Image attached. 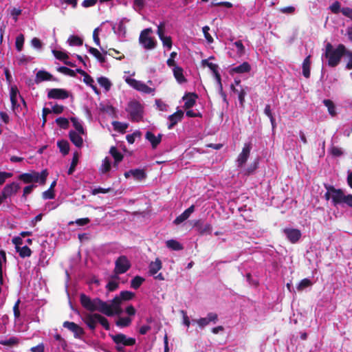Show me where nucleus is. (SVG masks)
Wrapping results in <instances>:
<instances>
[{
	"instance_id": "79ce46f5",
	"label": "nucleus",
	"mask_w": 352,
	"mask_h": 352,
	"mask_svg": "<svg viewBox=\"0 0 352 352\" xmlns=\"http://www.w3.org/2000/svg\"><path fill=\"white\" fill-rule=\"evenodd\" d=\"M12 241L15 245L16 251L19 253V256L22 257V248L21 247V245H22V238L16 236Z\"/></svg>"
},
{
	"instance_id": "58836bf2",
	"label": "nucleus",
	"mask_w": 352,
	"mask_h": 352,
	"mask_svg": "<svg viewBox=\"0 0 352 352\" xmlns=\"http://www.w3.org/2000/svg\"><path fill=\"white\" fill-rule=\"evenodd\" d=\"M54 338L58 342L57 345H58V349H61L63 350L66 349V348L67 346V342H66L64 338H63L60 334H58V333L55 334L54 336Z\"/></svg>"
},
{
	"instance_id": "a878e982",
	"label": "nucleus",
	"mask_w": 352,
	"mask_h": 352,
	"mask_svg": "<svg viewBox=\"0 0 352 352\" xmlns=\"http://www.w3.org/2000/svg\"><path fill=\"white\" fill-rule=\"evenodd\" d=\"M173 75L178 83L182 84L187 81L184 76V70L182 67L175 66L173 69Z\"/></svg>"
},
{
	"instance_id": "09e8293b",
	"label": "nucleus",
	"mask_w": 352,
	"mask_h": 352,
	"mask_svg": "<svg viewBox=\"0 0 352 352\" xmlns=\"http://www.w3.org/2000/svg\"><path fill=\"white\" fill-rule=\"evenodd\" d=\"M100 30V28H96L94 30V32H93V39H94V41L95 43V44L100 47L101 51L102 52V53L105 55L107 54V51H105L101 46H100V38H99V36H98V32Z\"/></svg>"
},
{
	"instance_id": "6e6d98bb",
	"label": "nucleus",
	"mask_w": 352,
	"mask_h": 352,
	"mask_svg": "<svg viewBox=\"0 0 352 352\" xmlns=\"http://www.w3.org/2000/svg\"><path fill=\"white\" fill-rule=\"evenodd\" d=\"M201 63L203 66H207L213 73L218 70V65L209 62L208 59L202 60Z\"/></svg>"
},
{
	"instance_id": "e433bc0d",
	"label": "nucleus",
	"mask_w": 352,
	"mask_h": 352,
	"mask_svg": "<svg viewBox=\"0 0 352 352\" xmlns=\"http://www.w3.org/2000/svg\"><path fill=\"white\" fill-rule=\"evenodd\" d=\"M159 38L162 42L163 46L167 47L168 50L171 49L173 43L171 37L165 36L164 34H159Z\"/></svg>"
},
{
	"instance_id": "ddd939ff",
	"label": "nucleus",
	"mask_w": 352,
	"mask_h": 352,
	"mask_svg": "<svg viewBox=\"0 0 352 352\" xmlns=\"http://www.w3.org/2000/svg\"><path fill=\"white\" fill-rule=\"evenodd\" d=\"M218 320V316L217 314L210 312L205 318H201L198 320H192V322H196L200 328L203 329L210 322L215 324Z\"/></svg>"
},
{
	"instance_id": "de8ad7c7",
	"label": "nucleus",
	"mask_w": 352,
	"mask_h": 352,
	"mask_svg": "<svg viewBox=\"0 0 352 352\" xmlns=\"http://www.w3.org/2000/svg\"><path fill=\"white\" fill-rule=\"evenodd\" d=\"M134 293L131 292L122 291L120 292V295L117 296L116 297L120 298V302H121L122 300H129L132 299L134 297Z\"/></svg>"
},
{
	"instance_id": "774afa93",
	"label": "nucleus",
	"mask_w": 352,
	"mask_h": 352,
	"mask_svg": "<svg viewBox=\"0 0 352 352\" xmlns=\"http://www.w3.org/2000/svg\"><path fill=\"white\" fill-rule=\"evenodd\" d=\"M119 283L116 280H110L107 285V288L109 291L113 292L118 287Z\"/></svg>"
},
{
	"instance_id": "c756f323",
	"label": "nucleus",
	"mask_w": 352,
	"mask_h": 352,
	"mask_svg": "<svg viewBox=\"0 0 352 352\" xmlns=\"http://www.w3.org/2000/svg\"><path fill=\"white\" fill-rule=\"evenodd\" d=\"M311 56H307L303 60L302 64V75L308 78L310 76V65H311Z\"/></svg>"
},
{
	"instance_id": "1a4fd4ad",
	"label": "nucleus",
	"mask_w": 352,
	"mask_h": 352,
	"mask_svg": "<svg viewBox=\"0 0 352 352\" xmlns=\"http://www.w3.org/2000/svg\"><path fill=\"white\" fill-rule=\"evenodd\" d=\"M126 82L135 89L143 92L144 94H151L154 91V89L153 88L148 87L142 81L128 78L126 79Z\"/></svg>"
},
{
	"instance_id": "338daca9",
	"label": "nucleus",
	"mask_w": 352,
	"mask_h": 352,
	"mask_svg": "<svg viewBox=\"0 0 352 352\" xmlns=\"http://www.w3.org/2000/svg\"><path fill=\"white\" fill-rule=\"evenodd\" d=\"M341 12L344 16L349 18L352 21V8L344 7L341 9Z\"/></svg>"
},
{
	"instance_id": "9b49d317",
	"label": "nucleus",
	"mask_w": 352,
	"mask_h": 352,
	"mask_svg": "<svg viewBox=\"0 0 352 352\" xmlns=\"http://www.w3.org/2000/svg\"><path fill=\"white\" fill-rule=\"evenodd\" d=\"M193 228L200 234H210L212 231V226L211 224L205 223L202 219H198L194 221Z\"/></svg>"
},
{
	"instance_id": "4468645a",
	"label": "nucleus",
	"mask_w": 352,
	"mask_h": 352,
	"mask_svg": "<svg viewBox=\"0 0 352 352\" xmlns=\"http://www.w3.org/2000/svg\"><path fill=\"white\" fill-rule=\"evenodd\" d=\"M69 96V92L64 89L54 88L47 90V98L50 99L65 100Z\"/></svg>"
},
{
	"instance_id": "393cba45",
	"label": "nucleus",
	"mask_w": 352,
	"mask_h": 352,
	"mask_svg": "<svg viewBox=\"0 0 352 352\" xmlns=\"http://www.w3.org/2000/svg\"><path fill=\"white\" fill-rule=\"evenodd\" d=\"M85 322L91 330H95L98 323V314H88L85 318Z\"/></svg>"
},
{
	"instance_id": "f03ea898",
	"label": "nucleus",
	"mask_w": 352,
	"mask_h": 352,
	"mask_svg": "<svg viewBox=\"0 0 352 352\" xmlns=\"http://www.w3.org/2000/svg\"><path fill=\"white\" fill-rule=\"evenodd\" d=\"M346 47L343 44H339L336 48H333L331 43H327L324 54H322L328 59V65L331 67L337 66L341 60V58L344 55Z\"/></svg>"
},
{
	"instance_id": "5fc2aeb1",
	"label": "nucleus",
	"mask_w": 352,
	"mask_h": 352,
	"mask_svg": "<svg viewBox=\"0 0 352 352\" xmlns=\"http://www.w3.org/2000/svg\"><path fill=\"white\" fill-rule=\"evenodd\" d=\"M98 323H100L106 330L110 329V325L108 320L104 316L98 314Z\"/></svg>"
},
{
	"instance_id": "aec40b11",
	"label": "nucleus",
	"mask_w": 352,
	"mask_h": 352,
	"mask_svg": "<svg viewBox=\"0 0 352 352\" xmlns=\"http://www.w3.org/2000/svg\"><path fill=\"white\" fill-rule=\"evenodd\" d=\"M184 116V112L182 110H177L175 113L170 115L168 117L169 123L168 124V129H173L179 122L182 120Z\"/></svg>"
},
{
	"instance_id": "6e6552de",
	"label": "nucleus",
	"mask_w": 352,
	"mask_h": 352,
	"mask_svg": "<svg viewBox=\"0 0 352 352\" xmlns=\"http://www.w3.org/2000/svg\"><path fill=\"white\" fill-rule=\"evenodd\" d=\"M130 267V261L126 256H119L115 262V272L117 274L125 273Z\"/></svg>"
},
{
	"instance_id": "a18cd8bd",
	"label": "nucleus",
	"mask_w": 352,
	"mask_h": 352,
	"mask_svg": "<svg viewBox=\"0 0 352 352\" xmlns=\"http://www.w3.org/2000/svg\"><path fill=\"white\" fill-rule=\"evenodd\" d=\"M264 113L270 118L272 126L273 128L275 127V118L272 114L270 104H266L264 109Z\"/></svg>"
},
{
	"instance_id": "f704fd0d",
	"label": "nucleus",
	"mask_w": 352,
	"mask_h": 352,
	"mask_svg": "<svg viewBox=\"0 0 352 352\" xmlns=\"http://www.w3.org/2000/svg\"><path fill=\"white\" fill-rule=\"evenodd\" d=\"M132 320L129 317H119L116 324L120 327H126L131 324Z\"/></svg>"
},
{
	"instance_id": "5701e85b",
	"label": "nucleus",
	"mask_w": 352,
	"mask_h": 352,
	"mask_svg": "<svg viewBox=\"0 0 352 352\" xmlns=\"http://www.w3.org/2000/svg\"><path fill=\"white\" fill-rule=\"evenodd\" d=\"M69 137L71 142L78 148H80L83 145V140L80 136V133H78L75 131H70L69 132Z\"/></svg>"
},
{
	"instance_id": "49530a36",
	"label": "nucleus",
	"mask_w": 352,
	"mask_h": 352,
	"mask_svg": "<svg viewBox=\"0 0 352 352\" xmlns=\"http://www.w3.org/2000/svg\"><path fill=\"white\" fill-rule=\"evenodd\" d=\"M52 54L56 59L62 60L63 62L65 60V59L69 58L67 54L64 51L53 50Z\"/></svg>"
},
{
	"instance_id": "69168bd1",
	"label": "nucleus",
	"mask_w": 352,
	"mask_h": 352,
	"mask_svg": "<svg viewBox=\"0 0 352 352\" xmlns=\"http://www.w3.org/2000/svg\"><path fill=\"white\" fill-rule=\"evenodd\" d=\"M43 218V214L42 213H40L38 214H37L34 219H32V220H30L28 223V225L33 228L34 227L36 223L38 222V221H41V219Z\"/></svg>"
},
{
	"instance_id": "a211bd4d",
	"label": "nucleus",
	"mask_w": 352,
	"mask_h": 352,
	"mask_svg": "<svg viewBox=\"0 0 352 352\" xmlns=\"http://www.w3.org/2000/svg\"><path fill=\"white\" fill-rule=\"evenodd\" d=\"M162 134L159 133L158 135H155L153 132L147 131L145 133V139L148 140L153 148H156L162 141Z\"/></svg>"
},
{
	"instance_id": "72a5a7b5",
	"label": "nucleus",
	"mask_w": 352,
	"mask_h": 352,
	"mask_svg": "<svg viewBox=\"0 0 352 352\" xmlns=\"http://www.w3.org/2000/svg\"><path fill=\"white\" fill-rule=\"evenodd\" d=\"M57 146H58L60 153L63 155L68 154V153L69 151V144L67 140H62L58 141Z\"/></svg>"
},
{
	"instance_id": "7ed1b4c3",
	"label": "nucleus",
	"mask_w": 352,
	"mask_h": 352,
	"mask_svg": "<svg viewBox=\"0 0 352 352\" xmlns=\"http://www.w3.org/2000/svg\"><path fill=\"white\" fill-rule=\"evenodd\" d=\"M126 111L129 115V118L132 122H140L142 120L144 116L143 106L136 100L130 101L128 103Z\"/></svg>"
},
{
	"instance_id": "864d4df0",
	"label": "nucleus",
	"mask_w": 352,
	"mask_h": 352,
	"mask_svg": "<svg viewBox=\"0 0 352 352\" xmlns=\"http://www.w3.org/2000/svg\"><path fill=\"white\" fill-rule=\"evenodd\" d=\"M57 70L65 74V75H67V76H72V77H74L76 76V72L73 69H71L67 67H65V66H61V67H59Z\"/></svg>"
},
{
	"instance_id": "39448f33",
	"label": "nucleus",
	"mask_w": 352,
	"mask_h": 352,
	"mask_svg": "<svg viewBox=\"0 0 352 352\" xmlns=\"http://www.w3.org/2000/svg\"><path fill=\"white\" fill-rule=\"evenodd\" d=\"M151 32V28H146L141 32L139 36L140 44L147 50H153L157 45L155 38L150 36Z\"/></svg>"
},
{
	"instance_id": "473e14b6",
	"label": "nucleus",
	"mask_w": 352,
	"mask_h": 352,
	"mask_svg": "<svg viewBox=\"0 0 352 352\" xmlns=\"http://www.w3.org/2000/svg\"><path fill=\"white\" fill-rule=\"evenodd\" d=\"M88 51L90 54L95 56L101 64H103L106 62V57L104 55H102L97 49L89 47Z\"/></svg>"
},
{
	"instance_id": "052dcab7",
	"label": "nucleus",
	"mask_w": 352,
	"mask_h": 352,
	"mask_svg": "<svg viewBox=\"0 0 352 352\" xmlns=\"http://www.w3.org/2000/svg\"><path fill=\"white\" fill-rule=\"evenodd\" d=\"M209 30H210V28L208 25H206V26L203 27V28H202V31H203V33H204L206 40L207 41V42L208 43H211L213 42L214 40H213V38L212 37V36L209 34Z\"/></svg>"
},
{
	"instance_id": "2f4dec72",
	"label": "nucleus",
	"mask_w": 352,
	"mask_h": 352,
	"mask_svg": "<svg viewBox=\"0 0 352 352\" xmlns=\"http://www.w3.org/2000/svg\"><path fill=\"white\" fill-rule=\"evenodd\" d=\"M166 247L172 250L179 251L184 249L182 243L175 239H170L166 242Z\"/></svg>"
},
{
	"instance_id": "b1692460",
	"label": "nucleus",
	"mask_w": 352,
	"mask_h": 352,
	"mask_svg": "<svg viewBox=\"0 0 352 352\" xmlns=\"http://www.w3.org/2000/svg\"><path fill=\"white\" fill-rule=\"evenodd\" d=\"M19 188V185L15 182H12L10 184L6 185L3 190L2 195L4 197H8L12 195L13 193L16 192Z\"/></svg>"
},
{
	"instance_id": "f257e3e1",
	"label": "nucleus",
	"mask_w": 352,
	"mask_h": 352,
	"mask_svg": "<svg viewBox=\"0 0 352 352\" xmlns=\"http://www.w3.org/2000/svg\"><path fill=\"white\" fill-rule=\"evenodd\" d=\"M80 301L82 306L89 311H98L104 314H109L107 302L102 301L98 298L91 299L85 294L80 296Z\"/></svg>"
},
{
	"instance_id": "ea45409f",
	"label": "nucleus",
	"mask_w": 352,
	"mask_h": 352,
	"mask_svg": "<svg viewBox=\"0 0 352 352\" xmlns=\"http://www.w3.org/2000/svg\"><path fill=\"white\" fill-rule=\"evenodd\" d=\"M323 104L327 107L328 111L331 116L336 115V107L333 102L329 99H325L323 100Z\"/></svg>"
},
{
	"instance_id": "bb28decb",
	"label": "nucleus",
	"mask_w": 352,
	"mask_h": 352,
	"mask_svg": "<svg viewBox=\"0 0 352 352\" xmlns=\"http://www.w3.org/2000/svg\"><path fill=\"white\" fill-rule=\"evenodd\" d=\"M162 263L160 258H157L155 261H152L148 265V273L154 276L162 269Z\"/></svg>"
},
{
	"instance_id": "3c124183",
	"label": "nucleus",
	"mask_w": 352,
	"mask_h": 352,
	"mask_svg": "<svg viewBox=\"0 0 352 352\" xmlns=\"http://www.w3.org/2000/svg\"><path fill=\"white\" fill-rule=\"evenodd\" d=\"M19 344V340L16 338L12 337L7 340H0V344L4 346H12Z\"/></svg>"
},
{
	"instance_id": "2eb2a0df",
	"label": "nucleus",
	"mask_w": 352,
	"mask_h": 352,
	"mask_svg": "<svg viewBox=\"0 0 352 352\" xmlns=\"http://www.w3.org/2000/svg\"><path fill=\"white\" fill-rule=\"evenodd\" d=\"M251 149H252V143L251 142H248L244 144L242 151L239 155L237 160H236L238 166H243L245 164V162H247V160L250 156Z\"/></svg>"
},
{
	"instance_id": "f3484780",
	"label": "nucleus",
	"mask_w": 352,
	"mask_h": 352,
	"mask_svg": "<svg viewBox=\"0 0 352 352\" xmlns=\"http://www.w3.org/2000/svg\"><path fill=\"white\" fill-rule=\"evenodd\" d=\"M56 78H54L50 73L45 70H39L36 74L34 81L36 84L41 83L43 81H56Z\"/></svg>"
},
{
	"instance_id": "8fccbe9b",
	"label": "nucleus",
	"mask_w": 352,
	"mask_h": 352,
	"mask_svg": "<svg viewBox=\"0 0 352 352\" xmlns=\"http://www.w3.org/2000/svg\"><path fill=\"white\" fill-rule=\"evenodd\" d=\"M111 169V161L108 157H106L103 160L101 165L100 170L102 173L109 172Z\"/></svg>"
},
{
	"instance_id": "c85d7f7f",
	"label": "nucleus",
	"mask_w": 352,
	"mask_h": 352,
	"mask_svg": "<svg viewBox=\"0 0 352 352\" xmlns=\"http://www.w3.org/2000/svg\"><path fill=\"white\" fill-rule=\"evenodd\" d=\"M109 153L114 159V166H118V163H120L123 159V155L118 151L116 147L111 146L109 150Z\"/></svg>"
},
{
	"instance_id": "0e129e2a",
	"label": "nucleus",
	"mask_w": 352,
	"mask_h": 352,
	"mask_svg": "<svg viewBox=\"0 0 352 352\" xmlns=\"http://www.w3.org/2000/svg\"><path fill=\"white\" fill-rule=\"evenodd\" d=\"M344 55L349 58V61L346 63V68L347 69H352V52L346 48V52H345Z\"/></svg>"
},
{
	"instance_id": "dca6fc26",
	"label": "nucleus",
	"mask_w": 352,
	"mask_h": 352,
	"mask_svg": "<svg viewBox=\"0 0 352 352\" xmlns=\"http://www.w3.org/2000/svg\"><path fill=\"white\" fill-rule=\"evenodd\" d=\"M120 298L115 297L110 304L107 303L109 314H106L107 316H113L115 315H120L122 313V309L120 307Z\"/></svg>"
},
{
	"instance_id": "4be33fe9",
	"label": "nucleus",
	"mask_w": 352,
	"mask_h": 352,
	"mask_svg": "<svg viewBox=\"0 0 352 352\" xmlns=\"http://www.w3.org/2000/svg\"><path fill=\"white\" fill-rule=\"evenodd\" d=\"M197 97V95L195 93L186 94L182 98L183 100H184V108L188 109L192 107L196 103V99Z\"/></svg>"
},
{
	"instance_id": "bf43d9fd",
	"label": "nucleus",
	"mask_w": 352,
	"mask_h": 352,
	"mask_svg": "<svg viewBox=\"0 0 352 352\" xmlns=\"http://www.w3.org/2000/svg\"><path fill=\"white\" fill-rule=\"evenodd\" d=\"M233 45L236 47L237 54L239 56H242L243 54H244V53H245V47H244V45H243L241 41H235L233 43Z\"/></svg>"
},
{
	"instance_id": "603ef678",
	"label": "nucleus",
	"mask_w": 352,
	"mask_h": 352,
	"mask_svg": "<svg viewBox=\"0 0 352 352\" xmlns=\"http://www.w3.org/2000/svg\"><path fill=\"white\" fill-rule=\"evenodd\" d=\"M312 285V282L309 278H304L297 285V289L302 291L305 288L310 287Z\"/></svg>"
},
{
	"instance_id": "7c9ffc66",
	"label": "nucleus",
	"mask_w": 352,
	"mask_h": 352,
	"mask_svg": "<svg viewBox=\"0 0 352 352\" xmlns=\"http://www.w3.org/2000/svg\"><path fill=\"white\" fill-rule=\"evenodd\" d=\"M251 67L247 62H244L242 64L234 67L232 69V72L237 74H243L250 72Z\"/></svg>"
},
{
	"instance_id": "412c9836",
	"label": "nucleus",
	"mask_w": 352,
	"mask_h": 352,
	"mask_svg": "<svg viewBox=\"0 0 352 352\" xmlns=\"http://www.w3.org/2000/svg\"><path fill=\"white\" fill-rule=\"evenodd\" d=\"M230 88L234 93L237 94L240 107L243 108L245 104V97L247 95V92L249 91V88L245 87V88H241L240 90H239L234 87V85H231Z\"/></svg>"
},
{
	"instance_id": "e2e57ef3",
	"label": "nucleus",
	"mask_w": 352,
	"mask_h": 352,
	"mask_svg": "<svg viewBox=\"0 0 352 352\" xmlns=\"http://www.w3.org/2000/svg\"><path fill=\"white\" fill-rule=\"evenodd\" d=\"M329 8L331 10V12L334 14H338L340 12H341L342 8H340V3L339 1H336L333 2L332 3V5L330 6Z\"/></svg>"
},
{
	"instance_id": "c03bdc74",
	"label": "nucleus",
	"mask_w": 352,
	"mask_h": 352,
	"mask_svg": "<svg viewBox=\"0 0 352 352\" xmlns=\"http://www.w3.org/2000/svg\"><path fill=\"white\" fill-rule=\"evenodd\" d=\"M144 281V278L139 276H136L131 280V287L134 289H137L141 286Z\"/></svg>"
},
{
	"instance_id": "37998d69",
	"label": "nucleus",
	"mask_w": 352,
	"mask_h": 352,
	"mask_svg": "<svg viewBox=\"0 0 352 352\" xmlns=\"http://www.w3.org/2000/svg\"><path fill=\"white\" fill-rule=\"evenodd\" d=\"M78 162V153L76 152L74 153L73 158L70 164V166L68 169L67 174L72 175L75 170L76 166Z\"/></svg>"
},
{
	"instance_id": "4d7b16f0",
	"label": "nucleus",
	"mask_w": 352,
	"mask_h": 352,
	"mask_svg": "<svg viewBox=\"0 0 352 352\" xmlns=\"http://www.w3.org/2000/svg\"><path fill=\"white\" fill-rule=\"evenodd\" d=\"M189 215L184 211L180 215L176 217V219L174 220L173 223L175 225H179L186 221L187 219L189 218Z\"/></svg>"
},
{
	"instance_id": "4c0bfd02",
	"label": "nucleus",
	"mask_w": 352,
	"mask_h": 352,
	"mask_svg": "<svg viewBox=\"0 0 352 352\" xmlns=\"http://www.w3.org/2000/svg\"><path fill=\"white\" fill-rule=\"evenodd\" d=\"M71 121L72 122L73 126H74V127L76 129L75 131H76L78 133H80V134H84L85 133V130H84V128L82 126V124L81 122H80L78 120V118H71Z\"/></svg>"
},
{
	"instance_id": "a19ab883",
	"label": "nucleus",
	"mask_w": 352,
	"mask_h": 352,
	"mask_svg": "<svg viewBox=\"0 0 352 352\" xmlns=\"http://www.w3.org/2000/svg\"><path fill=\"white\" fill-rule=\"evenodd\" d=\"M67 43L71 46H80L82 45V40L77 36L72 35L69 37Z\"/></svg>"
},
{
	"instance_id": "13d9d810",
	"label": "nucleus",
	"mask_w": 352,
	"mask_h": 352,
	"mask_svg": "<svg viewBox=\"0 0 352 352\" xmlns=\"http://www.w3.org/2000/svg\"><path fill=\"white\" fill-rule=\"evenodd\" d=\"M56 124L63 129H67L69 126V121L65 118H58L56 119Z\"/></svg>"
},
{
	"instance_id": "0eeeda50",
	"label": "nucleus",
	"mask_w": 352,
	"mask_h": 352,
	"mask_svg": "<svg viewBox=\"0 0 352 352\" xmlns=\"http://www.w3.org/2000/svg\"><path fill=\"white\" fill-rule=\"evenodd\" d=\"M18 98L22 100V96L21 95L19 90L16 85L11 86L10 91V99L12 104V110L16 115L20 113L21 109L20 104L18 102Z\"/></svg>"
},
{
	"instance_id": "20e7f679",
	"label": "nucleus",
	"mask_w": 352,
	"mask_h": 352,
	"mask_svg": "<svg viewBox=\"0 0 352 352\" xmlns=\"http://www.w3.org/2000/svg\"><path fill=\"white\" fill-rule=\"evenodd\" d=\"M113 342L116 344V349L118 352H124V346H131L135 344V339L127 337L123 333L110 335Z\"/></svg>"
},
{
	"instance_id": "680f3d73",
	"label": "nucleus",
	"mask_w": 352,
	"mask_h": 352,
	"mask_svg": "<svg viewBox=\"0 0 352 352\" xmlns=\"http://www.w3.org/2000/svg\"><path fill=\"white\" fill-rule=\"evenodd\" d=\"M112 125L113 126L114 129L120 131H124L127 128V124L118 121L113 122Z\"/></svg>"
},
{
	"instance_id": "6ab92c4d",
	"label": "nucleus",
	"mask_w": 352,
	"mask_h": 352,
	"mask_svg": "<svg viewBox=\"0 0 352 352\" xmlns=\"http://www.w3.org/2000/svg\"><path fill=\"white\" fill-rule=\"evenodd\" d=\"M124 176L126 178L133 176L134 179L138 181H142L146 177L144 170L139 168L131 169L129 171L125 172Z\"/></svg>"
},
{
	"instance_id": "f8f14e48",
	"label": "nucleus",
	"mask_w": 352,
	"mask_h": 352,
	"mask_svg": "<svg viewBox=\"0 0 352 352\" xmlns=\"http://www.w3.org/2000/svg\"><path fill=\"white\" fill-rule=\"evenodd\" d=\"M346 195L341 189H336L331 186V201L333 205L336 206L340 204H344Z\"/></svg>"
},
{
	"instance_id": "9d476101",
	"label": "nucleus",
	"mask_w": 352,
	"mask_h": 352,
	"mask_svg": "<svg viewBox=\"0 0 352 352\" xmlns=\"http://www.w3.org/2000/svg\"><path fill=\"white\" fill-rule=\"evenodd\" d=\"M283 232L291 243H298L302 236L301 231L296 228H285L283 230Z\"/></svg>"
},
{
	"instance_id": "cd10ccee",
	"label": "nucleus",
	"mask_w": 352,
	"mask_h": 352,
	"mask_svg": "<svg viewBox=\"0 0 352 352\" xmlns=\"http://www.w3.org/2000/svg\"><path fill=\"white\" fill-rule=\"evenodd\" d=\"M125 19H122L118 23L113 26V32L121 37H124L126 34V26L124 23V20Z\"/></svg>"
},
{
	"instance_id": "423d86ee",
	"label": "nucleus",
	"mask_w": 352,
	"mask_h": 352,
	"mask_svg": "<svg viewBox=\"0 0 352 352\" xmlns=\"http://www.w3.org/2000/svg\"><path fill=\"white\" fill-rule=\"evenodd\" d=\"M47 176V173L45 170L41 173L32 172L30 173H23V183L36 182L43 184L45 182Z\"/></svg>"
},
{
	"instance_id": "c9c22d12",
	"label": "nucleus",
	"mask_w": 352,
	"mask_h": 352,
	"mask_svg": "<svg viewBox=\"0 0 352 352\" xmlns=\"http://www.w3.org/2000/svg\"><path fill=\"white\" fill-rule=\"evenodd\" d=\"M98 82L99 85L103 87L106 91H109L111 89L112 83L111 81L104 76H101L98 78Z\"/></svg>"
}]
</instances>
